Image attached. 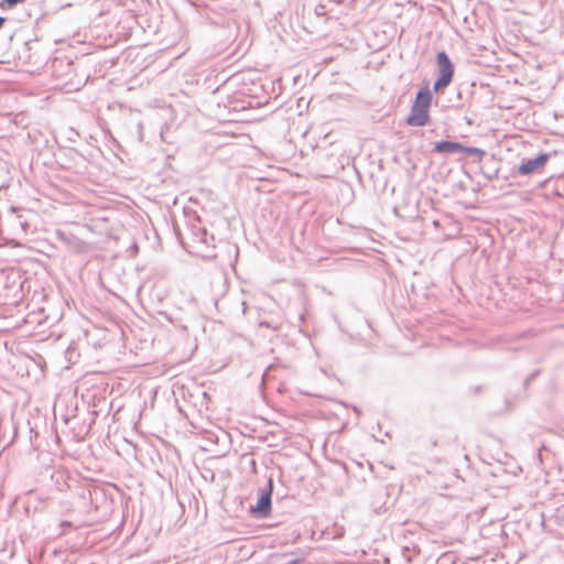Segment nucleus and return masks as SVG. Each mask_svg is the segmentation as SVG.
<instances>
[{
	"label": "nucleus",
	"instance_id": "obj_7",
	"mask_svg": "<svg viewBox=\"0 0 564 564\" xmlns=\"http://www.w3.org/2000/svg\"><path fill=\"white\" fill-rule=\"evenodd\" d=\"M46 502H47V497L42 496V495H36L34 497V505L31 506V501H30L26 507V511L29 512L31 507H33L34 512H44L46 509Z\"/></svg>",
	"mask_w": 564,
	"mask_h": 564
},
{
	"label": "nucleus",
	"instance_id": "obj_3",
	"mask_svg": "<svg viewBox=\"0 0 564 564\" xmlns=\"http://www.w3.org/2000/svg\"><path fill=\"white\" fill-rule=\"evenodd\" d=\"M273 479L270 477L265 487L260 489L256 506L251 507V513L258 519L270 516L272 508Z\"/></svg>",
	"mask_w": 564,
	"mask_h": 564
},
{
	"label": "nucleus",
	"instance_id": "obj_8",
	"mask_svg": "<svg viewBox=\"0 0 564 564\" xmlns=\"http://www.w3.org/2000/svg\"><path fill=\"white\" fill-rule=\"evenodd\" d=\"M300 558L293 556V554H274L272 556L273 564H299Z\"/></svg>",
	"mask_w": 564,
	"mask_h": 564
},
{
	"label": "nucleus",
	"instance_id": "obj_4",
	"mask_svg": "<svg viewBox=\"0 0 564 564\" xmlns=\"http://www.w3.org/2000/svg\"><path fill=\"white\" fill-rule=\"evenodd\" d=\"M550 156V153H540L533 159H522L521 163L517 167V171L520 175H531L538 173L545 166Z\"/></svg>",
	"mask_w": 564,
	"mask_h": 564
},
{
	"label": "nucleus",
	"instance_id": "obj_1",
	"mask_svg": "<svg viewBox=\"0 0 564 564\" xmlns=\"http://www.w3.org/2000/svg\"><path fill=\"white\" fill-rule=\"evenodd\" d=\"M432 102V93L429 86L420 88L416 93L411 111L406 118V123L411 127H424L430 121V106Z\"/></svg>",
	"mask_w": 564,
	"mask_h": 564
},
{
	"label": "nucleus",
	"instance_id": "obj_5",
	"mask_svg": "<svg viewBox=\"0 0 564 564\" xmlns=\"http://www.w3.org/2000/svg\"><path fill=\"white\" fill-rule=\"evenodd\" d=\"M58 239L65 243L72 251L74 252H82L84 250V241L80 240L78 237L70 232H65L58 230L57 232Z\"/></svg>",
	"mask_w": 564,
	"mask_h": 564
},
{
	"label": "nucleus",
	"instance_id": "obj_6",
	"mask_svg": "<svg viewBox=\"0 0 564 564\" xmlns=\"http://www.w3.org/2000/svg\"><path fill=\"white\" fill-rule=\"evenodd\" d=\"M463 143L456 141L442 140L434 144L433 151L436 153L454 154L460 153Z\"/></svg>",
	"mask_w": 564,
	"mask_h": 564
},
{
	"label": "nucleus",
	"instance_id": "obj_2",
	"mask_svg": "<svg viewBox=\"0 0 564 564\" xmlns=\"http://www.w3.org/2000/svg\"><path fill=\"white\" fill-rule=\"evenodd\" d=\"M437 78L434 82L433 89L438 93L446 88L453 80L454 65L445 51H441L436 55Z\"/></svg>",
	"mask_w": 564,
	"mask_h": 564
},
{
	"label": "nucleus",
	"instance_id": "obj_9",
	"mask_svg": "<svg viewBox=\"0 0 564 564\" xmlns=\"http://www.w3.org/2000/svg\"><path fill=\"white\" fill-rule=\"evenodd\" d=\"M325 18L327 15L326 7L324 4H317L313 10L307 11V18Z\"/></svg>",
	"mask_w": 564,
	"mask_h": 564
},
{
	"label": "nucleus",
	"instance_id": "obj_10",
	"mask_svg": "<svg viewBox=\"0 0 564 564\" xmlns=\"http://www.w3.org/2000/svg\"><path fill=\"white\" fill-rule=\"evenodd\" d=\"M460 153H466L468 155H477L479 159L486 155V151L480 148L475 147H466L463 144V149Z\"/></svg>",
	"mask_w": 564,
	"mask_h": 564
},
{
	"label": "nucleus",
	"instance_id": "obj_11",
	"mask_svg": "<svg viewBox=\"0 0 564 564\" xmlns=\"http://www.w3.org/2000/svg\"><path fill=\"white\" fill-rule=\"evenodd\" d=\"M59 527L62 529V533H65L66 530H68V529H70L73 527V524L69 521H62Z\"/></svg>",
	"mask_w": 564,
	"mask_h": 564
},
{
	"label": "nucleus",
	"instance_id": "obj_12",
	"mask_svg": "<svg viewBox=\"0 0 564 564\" xmlns=\"http://www.w3.org/2000/svg\"><path fill=\"white\" fill-rule=\"evenodd\" d=\"M4 22H6V18L0 17V29L2 28V25L4 24Z\"/></svg>",
	"mask_w": 564,
	"mask_h": 564
}]
</instances>
